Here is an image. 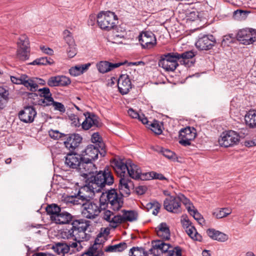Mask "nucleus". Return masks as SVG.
I'll list each match as a JSON object with an SVG mask.
<instances>
[{
  "label": "nucleus",
  "mask_w": 256,
  "mask_h": 256,
  "mask_svg": "<svg viewBox=\"0 0 256 256\" xmlns=\"http://www.w3.org/2000/svg\"><path fill=\"white\" fill-rule=\"evenodd\" d=\"M82 192L80 190L78 195L72 197L70 201L74 204L82 205V215L89 219H94L100 213L101 210L104 209V206L101 204L89 200L90 196L82 194Z\"/></svg>",
  "instance_id": "f257e3e1"
},
{
  "label": "nucleus",
  "mask_w": 256,
  "mask_h": 256,
  "mask_svg": "<svg viewBox=\"0 0 256 256\" xmlns=\"http://www.w3.org/2000/svg\"><path fill=\"white\" fill-rule=\"evenodd\" d=\"M95 174L94 176H92L88 186L84 188V190H90L94 194L100 192L106 186H110L114 184V176L108 168H105L103 170L97 172Z\"/></svg>",
  "instance_id": "f03ea898"
},
{
  "label": "nucleus",
  "mask_w": 256,
  "mask_h": 256,
  "mask_svg": "<svg viewBox=\"0 0 256 256\" xmlns=\"http://www.w3.org/2000/svg\"><path fill=\"white\" fill-rule=\"evenodd\" d=\"M101 206H108L114 211H118L122 206L124 201L122 194H119L114 189L109 190L106 195L102 193L100 198Z\"/></svg>",
  "instance_id": "7ed1b4c3"
},
{
  "label": "nucleus",
  "mask_w": 256,
  "mask_h": 256,
  "mask_svg": "<svg viewBox=\"0 0 256 256\" xmlns=\"http://www.w3.org/2000/svg\"><path fill=\"white\" fill-rule=\"evenodd\" d=\"M117 17L115 14L110 11L102 12L97 16V22L100 28L110 30L116 25Z\"/></svg>",
  "instance_id": "20e7f679"
},
{
  "label": "nucleus",
  "mask_w": 256,
  "mask_h": 256,
  "mask_svg": "<svg viewBox=\"0 0 256 256\" xmlns=\"http://www.w3.org/2000/svg\"><path fill=\"white\" fill-rule=\"evenodd\" d=\"M176 52H168L162 55L158 64L166 71L174 72L178 66Z\"/></svg>",
  "instance_id": "39448f33"
},
{
  "label": "nucleus",
  "mask_w": 256,
  "mask_h": 256,
  "mask_svg": "<svg viewBox=\"0 0 256 256\" xmlns=\"http://www.w3.org/2000/svg\"><path fill=\"white\" fill-rule=\"evenodd\" d=\"M16 58L19 60L25 61L28 59L30 53V42L26 34H22L16 42Z\"/></svg>",
  "instance_id": "423d86ee"
},
{
  "label": "nucleus",
  "mask_w": 256,
  "mask_h": 256,
  "mask_svg": "<svg viewBox=\"0 0 256 256\" xmlns=\"http://www.w3.org/2000/svg\"><path fill=\"white\" fill-rule=\"evenodd\" d=\"M240 140L239 134L234 130L223 132L218 138V143L221 146L232 147L238 144Z\"/></svg>",
  "instance_id": "0eeeda50"
},
{
  "label": "nucleus",
  "mask_w": 256,
  "mask_h": 256,
  "mask_svg": "<svg viewBox=\"0 0 256 256\" xmlns=\"http://www.w3.org/2000/svg\"><path fill=\"white\" fill-rule=\"evenodd\" d=\"M100 154L102 156H104L106 154L105 144L100 142V147L93 144L88 145L84 150L83 158L84 160H94L98 158Z\"/></svg>",
  "instance_id": "6e6552de"
},
{
  "label": "nucleus",
  "mask_w": 256,
  "mask_h": 256,
  "mask_svg": "<svg viewBox=\"0 0 256 256\" xmlns=\"http://www.w3.org/2000/svg\"><path fill=\"white\" fill-rule=\"evenodd\" d=\"M96 169L92 160H84L82 158L78 170L81 176L86 180H90L92 176H94L92 174L97 172Z\"/></svg>",
  "instance_id": "1a4fd4ad"
},
{
  "label": "nucleus",
  "mask_w": 256,
  "mask_h": 256,
  "mask_svg": "<svg viewBox=\"0 0 256 256\" xmlns=\"http://www.w3.org/2000/svg\"><path fill=\"white\" fill-rule=\"evenodd\" d=\"M196 136V130L193 127H186L180 132L179 143L186 146L191 144Z\"/></svg>",
  "instance_id": "9d476101"
},
{
  "label": "nucleus",
  "mask_w": 256,
  "mask_h": 256,
  "mask_svg": "<svg viewBox=\"0 0 256 256\" xmlns=\"http://www.w3.org/2000/svg\"><path fill=\"white\" fill-rule=\"evenodd\" d=\"M180 222L186 232L192 239L194 240L202 241V236L198 232L194 226L192 225V222L187 216L182 215V216Z\"/></svg>",
  "instance_id": "9b49d317"
},
{
  "label": "nucleus",
  "mask_w": 256,
  "mask_h": 256,
  "mask_svg": "<svg viewBox=\"0 0 256 256\" xmlns=\"http://www.w3.org/2000/svg\"><path fill=\"white\" fill-rule=\"evenodd\" d=\"M164 207L168 212L174 214L181 213L182 208L178 194L170 196L166 198L164 202Z\"/></svg>",
  "instance_id": "f8f14e48"
},
{
  "label": "nucleus",
  "mask_w": 256,
  "mask_h": 256,
  "mask_svg": "<svg viewBox=\"0 0 256 256\" xmlns=\"http://www.w3.org/2000/svg\"><path fill=\"white\" fill-rule=\"evenodd\" d=\"M236 38L244 44H252L256 40V30L252 28L240 30L238 32Z\"/></svg>",
  "instance_id": "ddd939ff"
},
{
  "label": "nucleus",
  "mask_w": 256,
  "mask_h": 256,
  "mask_svg": "<svg viewBox=\"0 0 256 256\" xmlns=\"http://www.w3.org/2000/svg\"><path fill=\"white\" fill-rule=\"evenodd\" d=\"M138 40L144 48H152L156 44V36L150 31L142 32L138 36Z\"/></svg>",
  "instance_id": "4468645a"
},
{
  "label": "nucleus",
  "mask_w": 256,
  "mask_h": 256,
  "mask_svg": "<svg viewBox=\"0 0 256 256\" xmlns=\"http://www.w3.org/2000/svg\"><path fill=\"white\" fill-rule=\"evenodd\" d=\"M36 114V110L33 106H26L19 112L18 118L22 122L30 124L34 121Z\"/></svg>",
  "instance_id": "2eb2a0df"
},
{
  "label": "nucleus",
  "mask_w": 256,
  "mask_h": 256,
  "mask_svg": "<svg viewBox=\"0 0 256 256\" xmlns=\"http://www.w3.org/2000/svg\"><path fill=\"white\" fill-rule=\"evenodd\" d=\"M216 44V40L212 35H204L198 38L196 46L200 50H208Z\"/></svg>",
  "instance_id": "dca6fc26"
},
{
  "label": "nucleus",
  "mask_w": 256,
  "mask_h": 256,
  "mask_svg": "<svg viewBox=\"0 0 256 256\" xmlns=\"http://www.w3.org/2000/svg\"><path fill=\"white\" fill-rule=\"evenodd\" d=\"M86 230L76 231V242H72V248L76 249L77 251L81 250L83 248L82 242L88 240L90 238V234L86 233Z\"/></svg>",
  "instance_id": "f3484780"
},
{
  "label": "nucleus",
  "mask_w": 256,
  "mask_h": 256,
  "mask_svg": "<svg viewBox=\"0 0 256 256\" xmlns=\"http://www.w3.org/2000/svg\"><path fill=\"white\" fill-rule=\"evenodd\" d=\"M130 164V160L117 159L113 163V168L120 177L125 176L128 170V165Z\"/></svg>",
  "instance_id": "a211bd4d"
},
{
  "label": "nucleus",
  "mask_w": 256,
  "mask_h": 256,
  "mask_svg": "<svg viewBox=\"0 0 256 256\" xmlns=\"http://www.w3.org/2000/svg\"><path fill=\"white\" fill-rule=\"evenodd\" d=\"M118 86L119 92L122 94H127L132 88V83L128 74H122L118 78Z\"/></svg>",
  "instance_id": "6ab92c4d"
},
{
  "label": "nucleus",
  "mask_w": 256,
  "mask_h": 256,
  "mask_svg": "<svg viewBox=\"0 0 256 256\" xmlns=\"http://www.w3.org/2000/svg\"><path fill=\"white\" fill-rule=\"evenodd\" d=\"M132 186V182L128 176L120 177L118 188L122 195L128 196L130 193V188Z\"/></svg>",
  "instance_id": "aec40b11"
},
{
  "label": "nucleus",
  "mask_w": 256,
  "mask_h": 256,
  "mask_svg": "<svg viewBox=\"0 0 256 256\" xmlns=\"http://www.w3.org/2000/svg\"><path fill=\"white\" fill-rule=\"evenodd\" d=\"M138 218V214L134 210H122L118 213V225L127 222H132Z\"/></svg>",
  "instance_id": "412c9836"
},
{
  "label": "nucleus",
  "mask_w": 256,
  "mask_h": 256,
  "mask_svg": "<svg viewBox=\"0 0 256 256\" xmlns=\"http://www.w3.org/2000/svg\"><path fill=\"white\" fill-rule=\"evenodd\" d=\"M82 158L76 154H69L65 158V164L70 168H76L78 170Z\"/></svg>",
  "instance_id": "4be33fe9"
},
{
  "label": "nucleus",
  "mask_w": 256,
  "mask_h": 256,
  "mask_svg": "<svg viewBox=\"0 0 256 256\" xmlns=\"http://www.w3.org/2000/svg\"><path fill=\"white\" fill-rule=\"evenodd\" d=\"M124 62L112 63L107 61H101L96 64L98 70L100 73L108 72L114 68H118L119 66L124 64Z\"/></svg>",
  "instance_id": "5701e85b"
},
{
  "label": "nucleus",
  "mask_w": 256,
  "mask_h": 256,
  "mask_svg": "<svg viewBox=\"0 0 256 256\" xmlns=\"http://www.w3.org/2000/svg\"><path fill=\"white\" fill-rule=\"evenodd\" d=\"M82 140L81 136L78 134H72L69 136L64 142L65 146L70 150L77 148Z\"/></svg>",
  "instance_id": "b1692460"
},
{
  "label": "nucleus",
  "mask_w": 256,
  "mask_h": 256,
  "mask_svg": "<svg viewBox=\"0 0 256 256\" xmlns=\"http://www.w3.org/2000/svg\"><path fill=\"white\" fill-rule=\"evenodd\" d=\"M102 216V218L108 222L111 227L116 228L118 226V214H114L110 210H106L104 211Z\"/></svg>",
  "instance_id": "393cba45"
},
{
  "label": "nucleus",
  "mask_w": 256,
  "mask_h": 256,
  "mask_svg": "<svg viewBox=\"0 0 256 256\" xmlns=\"http://www.w3.org/2000/svg\"><path fill=\"white\" fill-rule=\"evenodd\" d=\"M86 119L82 123V128L86 130H88L92 127H98V121L97 118L94 114H91L90 112L84 114Z\"/></svg>",
  "instance_id": "a878e982"
},
{
  "label": "nucleus",
  "mask_w": 256,
  "mask_h": 256,
  "mask_svg": "<svg viewBox=\"0 0 256 256\" xmlns=\"http://www.w3.org/2000/svg\"><path fill=\"white\" fill-rule=\"evenodd\" d=\"M54 222L56 224H64L70 223L72 221L73 216L66 212H60L58 216H54Z\"/></svg>",
  "instance_id": "bb28decb"
},
{
  "label": "nucleus",
  "mask_w": 256,
  "mask_h": 256,
  "mask_svg": "<svg viewBox=\"0 0 256 256\" xmlns=\"http://www.w3.org/2000/svg\"><path fill=\"white\" fill-rule=\"evenodd\" d=\"M128 174L129 176L134 179H140L142 180V178L144 176L145 173H142L139 167L133 164L130 160V164L128 165V168L127 170Z\"/></svg>",
  "instance_id": "cd10ccee"
},
{
  "label": "nucleus",
  "mask_w": 256,
  "mask_h": 256,
  "mask_svg": "<svg viewBox=\"0 0 256 256\" xmlns=\"http://www.w3.org/2000/svg\"><path fill=\"white\" fill-rule=\"evenodd\" d=\"M72 242H71L68 244L66 242H57L52 246V249L58 254L64 256L65 254L70 252V248H72Z\"/></svg>",
  "instance_id": "c85d7f7f"
},
{
  "label": "nucleus",
  "mask_w": 256,
  "mask_h": 256,
  "mask_svg": "<svg viewBox=\"0 0 256 256\" xmlns=\"http://www.w3.org/2000/svg\"><path fill=\"white\" fill-rule=\"evenodd\" d=\"M206 234L212 239L220 242H224L228 238L227 234L214 228L208 229Z\"/></svg>",
  "instance_id": "c756f323"
},
{
  "label": "nucleus",
  "mask_w": 256,
  "mask_h": 256,
  "mask_svg": "<svg viewBox=\"0 0 256 256\" xmlns=\"http://www.w3.org/2000/svg\"><path fill=\"white\" fill-rule=\"evenodd\" d=\"M156 232L158 236L163 240H168L170 238V228L166 223L162 222L156 228Z\"/></svg>",
  "instance_id": "7c9ffc66"
},
{
  "label": "nucleus",
  "mask_w": 256,
  "mask_h": 256,
  "mask_svg": "<svg viewBox=\"0 0 256 256\" xmlns=\"http://www.w3.org/2000/svg\"><path fill=\"white\" fill-rule=\"evenodd\" d=\"M90 65L91 64L90 63H87L84 64L72 67L69 70V72L70 75L74 76H80L86 72L88 69Z\"/></svg>",
  "instance_id": "2f4dec72"
},
{
  "label": "nucleus",
  "mask_w": 256,
  "mask_h": 256,
  "mask_svg": "<svg viewBox=\"0 0 256 256\" xmlns=\"http://www.w3.org/2000/svg\"><path fill=\"white\" fill-rule=\"evenodd\" d=\"M90 222L84 219L76 220H73L72 225V228L76 231L86 230L90 226Z\"/></svg>",
  "instance_id": "473e14b6"
},
{
  "label": "nucleus",
  "mask_w": 256,
  "mask_h": 256,
  "mask_svg": "<svg viewBox=\"0 0 256 256\" xmlns=\"http://www.w3.org/2000/svg\"><path fill=\"white\" fill-rule=\"evenodd\" d=\"M152 244H154V246L158 249L160 253H164L166 255L172 247L170 244L162 240H155L152 242Z\"/></svg>",
  "instance_id": "72a5a7b5"
},
{
  "label": "nucleus",
  "mask_w": 256,
  "mask_h": 256,
  "mask_svg": "<svg viewBox=\"0 0 256 256\" xmlns=\"http://www.w3.org/2000/svg\"><path fill=\"white\" fill-rule=\"evenodd\" d=\"M176 53L180 64L185 66L188 65V60L192 58L195 56L194 53L192 50L186 51L181 54L177 52H176Z\"/></svg>",
  "instance_id": "f704fd0d"
},
{
  "label": "nucleus",
  "mask_w": 256,
  "mask_h": 256,
  "mask_svg": "<svg viewBox=\"0 0 256 256\" xmlns=\"http://www.w3.org/2000/svg\"><path fill=\"white\" fill-rule=\"evenodd\" d=\"M244 120L246 124L250 128H256V110H250L244 116Z\"/></svg>",
  "instance_id": "c9c22d12"
},
{
  "label": "nucleus",
  "mask_w": 256,
  "mask_h": 256,
  "mask_svg": "<svg viewBox=\"0 0 256 256\" xmlns=\"http://www.w3.org/2000/svg\"><path fill=\"white\" fill-rule=\"evenodd\" d=\"M127 244L125 242H122L118 244L110 245L106 246L104 250L108 252H122L127 248Z\"/></svg>",
  "instance_id": "e433bc0d"
},
{
  "label": "nucleus",
  "mask_w": 256,
  "mask_h": 256,
  "mask_svg": "<svg viewBox=\"0 0 256 256\" xmlns=\"http://www.w3.org/2000/svg\"><path fill=\"white\" fill-rule=\"evenodd\" d=\"M76 230L72 227L70 229H66L62 230L60 235L63 239L72 240L76 242Z\"/></svg>",
  "instance_id": "4c0bfd02"
},
{
  "label": "nucleus",
  "mask_w": 256,
  "mask_h": 256,
  "mask_svg": "<svg viewBox=\"0 0 256 256\" xmlns=\"http://www.w3.org/2000/svg\"><path fill=\"white\" fill-rule=\"evenodd\" d=\"M9 92L7 89L0 86V109H2L8 100Z\"/></svg>",
  "instance_id": "58836bf2"
},
{
  "label": "nucleus",
  "mask_w": 256,
  "mask_h": 256,
  "mask_svg": "<svg viewBox=\"0 0 256 256\" xmlns=\"http://www.w3.org/2000/svg\"><path fill=\"white\" fill-rule=\"evenodd\" d=\"M46 211L50 215V220H54V216H58L61 212L60 208L56 204L48 206L46 208Z\"/></svg>",
  "instance_id": "ea45409f"
},
{
  "label": "nucleus",
  "mask_w": 256,
  "mask_h": 256,
  "mask_svg": "<svg viewBox=\"0 0 256 256\" xmlns=\"http://www.w3.org/2000/svg\"><path fill=\"white\" fill-rule=\"evenodd\" d=\"M151 179H158L160 180H166L162 174H158L154 172H145L144 176L142 178V180H150Z\"/></svg>",
  "instance_id": "a19ab883"
},
{
  "label": "nucleus",
  "mask_w": 256,
  "mask_h": 256,
  "mask_svg": "<svg viewBox=\"0 0 256 256\" xmlns=\"http://www.w3.org/2000/svg\"><path fill=\"white\" fill-rule=\"evenodd\" d=\"M40 92V96L44 97V99L42 102L46 106V103L52 102L53 98L52 97V94L50 92V89L48 88H44L38 90Z\"/></svg>",
  "instance_id": "79ce46f5"
},
{
  "label": "nucleus",
  "mask_w": 256,
  "mask_h": 256,
  "mask_svg": "<svg viewBox=\"0 0 256 256\" xmlns=\"http://www.w3.org/2000/svg\"><path fill=\"white\" fill-rule=\"evenodd\" d=\"M128 113V115L133 118H138L142 122L146 124H148V121L147 118L144 114H140L134 111L132 108H130Z\"/></svg>",
  "instance_id": "37998d69"
},
{
  "label": "nucleus",
  "mask_w": 256,
  "mask_h": 256,
  "mask_svg": "<svg viewBox=\"0 0 256 256\" xmlns=\"http://www.w3.org/2000/svg\"><path fill=\"white\" fill-rule=\"evenodd\" d=\"M160 207V204L158 202L156 201L148 202L146 206V208L148 210L150 211L152 210V214L154 216H156L158 213Z\"/></svg>",
  "instance_id": "c03bdc74"
},
{
  "label": "nucleus",
  "mask_w": 256,
  "mask_h": 256,
  "mask_svg": "<svg viewBox=\"0 0 256 256\" xmlns=\"http://www.w3.org/2000/svg\"><path fill=\"white\" fill-rule=\"evenodd\" d=\"M232 213V210L228 208H222L216 210L212 214L216 218H222L227 216Z\"/></svg>",
  "instance_id": "a18cd8bd"
},
{
  "label": "nucleus",
  "mask_w": 256,
  "mask_h": 256,
  "mask_svg": "<svg viewBox=\"0 0 256 256\" xmlns=\"http://www.w3.org/2000/svg\"><path fill=\"white\" fill-rule=\"evenodd\" d=\"M178 196L180 202V204L182 202L185 206L188 212L194 207L190 200L186 198L183 194L180 193L178 194Z\"/></svg>",
  "instance_id": "49530a36"
},
{
  "label": "nucleus",
  "mask_w": 256,
  "mask_h": 256,
  "mask_svg": "<svg viewBox=\"0 0 256 256\" xmlns=\"http://www.w3.org/2000/svg\"><path fill=\"white\" fill-rule=\"evenodd\" d=\"M95 246H90L81 256H104L103 252H99Z\"/></svg>",
  "instance_id": "de8ad7c7"
},
{
  "label": "nucleus",
  "mask_w": 256,
  "mask_h": 256,
  "mask_svg": "<svg viewBox=\"0 0 256 256\" xmlns=\"http://www.w3.org/2000/svg\"><path fill=\"white\" fill-rule=\"evenodd\" d=\"M130 256H146V251L142 247H133L129 252Z\"/></svg>",
  "instance_id": "09e8293b"
},
{
  "label": "nucleus",
  "mask_w": 256,
  "mask_h": 256,
  "mask_svg": "<svg viewBox=\"0 0 256 256\" xmlns=\"http://www.w3.org/2000/svg\"><path fill=\"white\" fill-rule=\"evenodd\" d=\"M248 14L246 10H238L234 12L233 17L236 20L241 21L246 19Z\"/></svg>",
  "instance_id": "8fccbe9b"
},
{
  "label": "nucleus",
  "mask_w": 256,
  "mask_h": 256,
  "mask_svg": "<svg viewBox=\"0 0 256 256\" xmlns=\"http://www.w3.org/2000/svg\"><path fill=\"white\" fill-rule=\"evenodd\" d=\"M54 63L53 60L47 57H42L35 60L32 64L33 65H51Z\"/></svg>",
  "instance_id": "3c124183"
},
{
  "label": "nucleus",
  "mask_w": 256,
  "mask_h": 256,
  "mask_svg": "<svg viewBox=\"0 0 256 256\" xmlns=\"http://www.w3.org/2000/svg\"><path fill=\"white\" fill-rule=\"evenodd\" d=\"M188 212L199 224H202L204 222L203 217L194 207Z\"/></svg>",
  "instance_id": "603ef678"
},
{
  "label": "nucleus",
  "mask_w": 256,
  "mask_h": 256,
  "mask_svg": "<svg viewBox=\"0 0 256 256\" xmlns=\"http://www.w3.org/2000/svg\"><path fill=\"white\" fill-rule=\"evenodd\" d=\"M51 105L54 107V110H58L62 113L66 111L64 106L60 102H54V99L52 100V102H50L46 104V106Z\"/></svg>",
  "instance_id": "864d4df0"
},
{
  "label": "nucleus",
  "mask_w": 256,
  "mask_h": 256,
  "mask_svg": "<svg viewBox=\"0 0 256 256\" xmlns=\"http://www.w3.org/2000/svg\"><path fill=\"white\" fill-rule=\"evenodd\" d=\"M64 38L68 46H74L75 44L72 34L69 30H65L64 32Z\"/></svg>",
  "instance_id": "5fc2aeb1"
},
{
  "label": "nucleus",
  "mask_w": 256,
  "mask_h": 256,
  "mask_svg": "<svg viewBox=\"0 0 256 256\" xmlns=\"http://www.w3.org/2000/svg\"><path fill=\"white\" fill-rule=\"evenodd\" d=\"M28 90L32 92L36 91L38 88V85L37 83L34 80L30 79L27 82H25V83L23 84Z\"/></svg>",
  "instance_id": "6e6d98bb"
},
{
  "label": "nucleus",
  "mask_w": 256,
  "mask_h": 256,
  "mask_svg": "<svg viewBox=\"0 0 256 256\" xmlns=\"http://www.w3.org/2000/svg\"><path fill=\"white\" fill-rule=\"evenodd\" d=\"M150 130L156 134H160L162 132L161 126L158 122L155 120L150 125Z\"/></svg>",
  "instance_id": "4d7b16f0"
},
{
  "label": "nucleus",
  "mask_w": 256,
  "mask_h": 256,
  "mask_svg": "<svg viewBox=\"0 0 256 256\" xmlns=\"http://www.w3.org/2000/svg\"><path fill=\"white\" fill-rule=\"evenodd\" d=\"M58 86H65L70 84V79L64 76H58Z\"/></svg>",
  "instance_id": "13d9d810"
},
{
  "label": "nucleus",
  "mask_w": 256,
  "mask_h": 256,
  "mask_svg": "<svg viewBox=\"0 0 256 256\" xmlns=\"http://www.w3.org/2000/svg\"><path fill=\"white\" fill-rule=\"evenodd\" d=\"M50 136L54 140H58L60 138L65 136L66 135L60 132L58 130H50L48 131Z\"/></svg>",
  "instance_id": "bf43d9fd"
},
{
  "label": "nucleus",
  "mask_w": 256,
  "mask_h": 256,
  "mask_svg": "<svg viewBox=\"0 0 256 256\" xmlns=\"http://www.w3.org/2000/svg\"><path fill=\"white\" fill-rule=\"evenodd\" d=\"M102 232H100L98 235L97 238H96L94 240V243L92 246H95V248H97L98 251H99V252H103L102 251V243L104 242V240H100V238H102Z\"/></svg>",
  "instance_id": "052dcab7"
},
{
  "label": "nucleus",
  "mask_w": 256,
  "mask_h": 256,
  "mask_svg": "<svg viewBox=\"0 0 256 256\" xmlns=\"http://www.w3.org/2000/svg\"><path fill=\"white\" fill-rule=\"evenodd\" d=\"M182 252L180 247H172L169 250L166 256H181Z\"/></svg>",
  "instance_id": "680f3d73"
},
{
  "label": "nucleus",
  "mask_w": 256,
  "mask_h": 256,
  "mask_svg": "<svg viewBox=\"0 0 256 256\" xmlns=\"http://www.w3.org/2000/svg\"><path fill=\"white\" fill-rule=\"evenodd\" d=\"M234 36L233 34H230L224 36L222 40V45L225 46H228L230 44L233 42Z\"/></svg>",
  "instance_id": "e2e57ef3"
},
{
  "label": "nucleus",
  "mask_w": 256,
  "mask_h": 256,
  "mask_svg": "<svg viewBox=\"0 0 256 256\" xmlns=\"http://www.w3.org/2000/svg\"><path fill=\"white\" fill-rule=\"evenodd\" d=\"M91 140L92 142L96 144L98 146L100 147V142H104L102 141V138L100 136L98 132H95L92 136Z\"/></svg>",
  "instance_id": "0e129e2a"
},
{
  "label": "nucleus",
  "mask_w": 256,
  "mask_h": 256,
  "mask_svg": "<svg viewBox=\"0 0 256 256\" xmlns=\"http://www.w3.org/2000/svg\"><path fill=\"white\" fill-rule=\"evenodd\" d=\"M47 83L51 87L58 86V76L50 77L48 80Z\"/></svg>",
  "instance_id": "69168bd1"
},
{
  "label": "nucleus",
  "mask_w": 256,
  "mask_h": 256,
  "mask_svg": "<svg viewBox=\"0 0 256 256\" xmlns=\"http://www.w3.org/2000/svg\"><path fill=\"white\" fill-rule=\"evenodd\" d=\"M162 152L165 157L169 159H174L176 157L175 154L169 150H162Z\"/></svg>",
  "instance_id": "338daca9"
},
{
  "label": "nucleus",
  "mask_w": 256,
  "mask_h": 256,
  "mask_svg": "<svg viewBox=\"0 0 256 256\" xmlns=\"http://www.w3.org/2000/svg\"><path fill=\"white\" fill-rule=\"evenodd\" d=\"M146 256H160V253L158 249L154 246V244H152V248L148 252H146Z\"/></svg>",
  "instance_id": "774afa93"
}]
</instances>
